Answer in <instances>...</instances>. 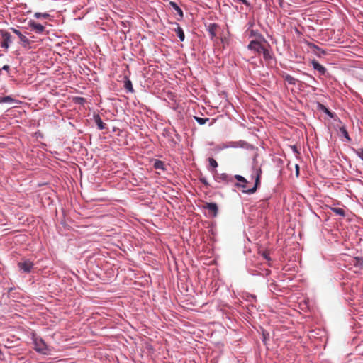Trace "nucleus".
Returning <instances> with one entry per match:
<instances>
[{"mask_svg":"<svg viewBox=\"0 0 363 363\" xmlns=\"http://www.w3.org/2000/svg\"><path fill=\"white\" fill-rule=\"evenodd\" d=\"M259 177H260L259 174H257L256 176L255 186L252 189H247V186H246V184L247 183V180L243 177H242L240 175L235 176V179L241 183L240 184V186L242 188L245 189L244 191L247 192V193H250V194L254 193L256 191L258 184L259 182Z\"/></svg>","mask_w":363,"mask_h":363,"instance_id":"obj_1","label":"nucleus"},{"mask_svg":"<svg viewBox=\"0 0 363 363\" xmlns=\"http://www.w3.org/2000/svg\"><path fill=\"white\" fill-rule=\"evenodd\" d=\"M248 48L255 51L257 53L262 52L265 58L269 57V52L264 48L263 45L259 41H251L248 45Z\"/></svg>","mask_w":363,"mask_h":363,"instance_id":"obj_2","label":"nucleus"},{"mask_svg":"<svg viewBox=\"0 0 363 363\" xmlns=\"http://www.w3.org/2000/svg\"><path fill=\"white\" fill-rule=\"evenodd\" d=\"M33 341L35 345V349L37 352L43 354H50V350L42 339L34 338Z\"/></svg>","mask_w":363,"mask_h":363,"instance_id":"obj_3","label":"nucleus"},{"mask_svg":"<svg viewBox=\"0 0 363 363\" xmlns=\"http://www.w3.org/2000/svg\"><path fill=\"white\" fill-rule=\"evenodd\" d=\"M18 267L23 272H29L33 267V263L30 260H24L18 263Z\"/></svg>","mask_w":363,"mask_h":363,"instance_id":"obj_4","label":"nucleus"},{"mask_svg":"<svg viewBox=\"0 0 363 363\" xmlns=\"http://www.w3.org/2000/svg\"><path fill=\"white\" fill-rule=\"evenodd\" d=\"M28 25L37 33H42L45 30V27L43 25L38 23L34 21L30 20L28 22Z\"/></svg>","mask_w":363,"mask_h":363,"instance_id":"obj_5","label":"nucleus"},{"mask_svg":"<svg viewBox=\"0 0 363 363\" xmlns=\"http://www.w3.org/2000/svg\"><path fill=\"white\" fill-rule=\"evenodd\" d=\"M1 36H2L1 47L8 48L9 43L11 42L10 34L7 32H2Z\"/></svg>","mask_w":363,"mask_h":363,"instance_id":"obj_6","label":"nucleus"},{"mask_svg":"<svg viewBox=\"0 0 363 363\" xmlns=\"http://www.w3.org/2000/svg\"><path fill=\"white\" fill-rule=\"evenodd\" d=\"M205 208L209 210L213 213V216H216L218 211V207L216 203H206Z\"/></svg>","mask_w":363,"mask_h":363,"instance_id":"obj_7","label":"nucleus"},{"mask_svg":"<svg viewBox=\"0 0 363 363\" xmlns=\"http://www.w3.org/2000/svg\"><path fill=\"white\" fill-rule=\"evenodd\" d=\"M12 30L13 32L18 35L22 43H23L24 45L29 43L28 39L25 35H23L19 30L14 28H13Z\"/></svg>","mask_w":363,"mask_h":363,"instance_id":"obj_8","label":"nucleus"},{"mask_svg":"<svg viewBox=\"0 0 363 363\" xmlns=\"http://www.w3.org/2000/svg\"><path fill=\"white\" fill-rule=\"evenodd\" d=\"M313 67L315 69L320 72L321 74H325V69L324 67H323L320 64H319L316 61L312 62Z\"/></svg>","mask_w":363,"mask_h":363,"instance_id":"obj_9","label":"nucleus"},{"mask_svg":"<svg viewBox=\"0 0 363 363\" xmlns=\"http://www.w3.org/2000/svg\"><path fill=\"white\" fill-rule=\"evenodd\" d=\"M94 120L99 130H103L105 128V125L99 116H96L94 117Z\"/></svg>","mask_w":363,"mask_h":363,"instance_id":"obj_10","label":"nucleus"},{"mask_svg":"<svg viewBox=\"0 0 363 363\" xmlns=\"http://www.w3.org/2000/svg\"><path fill=\"white\" fill-rule=\"evenodd\" d=\"M339 131L342 135H343L347 141H350V138L349 137L348 133L346 130L344 125H341L339 127Z\"/></svg>","mask_w":363,"mask_h":363,"instance_id":"obj_11","label":"nucleus"},{"mask_svg":"<svg viewBox=\"0 0 363 363\" xmlns=\"http://www.w3.org/2000/svg\"><path fill=\"white\" fill-rule=\"evenodd\" d=\"M169 4L177 11V13L181 16H183V12L182 9L177 6V4L173 1H170Z\"/></svg>","mask_w":363,"mask_h":363,"instance_id":"obj_12","label":"nucleus"},{"mask_svg":"<svg viewBox=\"0 0 363 363\" xmlns=\"http://www.w3.org/2000/svg\"><path fill=\"white\" fill-rule=\"evenodd\" d=\"M176 33L180 39L181 41H183L184 40V33L183 32V30L180 27H177L176 29Z\"/></svg>","mask_w":363,"mask_h":363,"instance_id":"obj_13","label":"nucleus"},{"mask_svg":"<svg viewBox=\"0 0 363 363\" xmlns=\"http://www.w3.org/2000/svg\"><path fill=\"white\" fill-rule=\"evenodd\" d=\"M334 213L340 216H345V211L342 208H333Z\"/></svg>","mask_w":363,"mask_h":363,"instance_id":"obj_14","label":"nucleus"},{"mask_svg":"<svg viewBox=\"0 0 363 363\" xmlns=\"http://www.w3.org/2000/svg\"><path fill=\"white\" fill-rule=\"evenodd\" d=\"M34 16L36 18H47L48 17H49V14L47 13H35L34 14Z\"/></svg>","mask_w":363,"mask_h":363,"instance_id":"obj_15","label":"nucleus"},{"mask_svg":"<svg viewBox=\"0 0 363 363\" xmlns=\"http://www.w3.org/2000/svg\"><path fill=\"white\" fill-rule=\"evenodd\" d=\"M285 80L290 84H295L296 79L290 75L285 77Z\"/></svg>","mask_w":363,"mask_h":363,"instance_id":"obj_16","label":"nucleus"},{"mask_svg":"<svg viewBox=\"0 0 363 363\" xmlns=\"http://www.w3.org/2000/svg\"><path fill=\"white\" fill-rule=\"evenodd\" d=\"M13 101V99L10 96H6L0 99V103H10Z\"/></svg>","mask_w":363,"mask_h":363,"instance_id":"obj_17","label":"nucleus"},{"mask_svg":"<svg viewBox=\"0 0 363 363\" xmlns=\"http://www.w3.org/2000/svg\"><path fill=\"white\" fill-rule=\"evenodd\" d=\"M209 164L213 168H216L218 166L217 162L214 159H213V158H210L209 159Z\"/></svg>","mask_w":363,"mask_h":363,"instance_id":"obj_18","label":"nucleus"},{"mask_svg":"<svg viewBox=\"0 0 363 363\" xmlns=\"http://www.w3.org/2000/svg\"><path fill=\"white\" fill-rule=\"evenodd\" d=\"M154 166L156 169H162L163 163L160 161H156L154 164Z\"/></svg>","mask_w":363,"mask_h":363,"instance_id":"obj_19","label":"nucleus"},{"mask_svg":"<svg viewBox=\"0 0 363 363\" xmlns=\"http://www.w3.org/2000/svg\"><path fill=\"white\" fill-rule=\"evenodd\" d=\"M125 88L127 89H128L129 91H133V88H132V84H131V82L130 81H127L125 82Z\"/></svg>","mask_w":363,"mask_h":363,"instance_id":"obj_20","label":"nucleus"},{"mask_svg":"<svg viewBox=\"0 0 363 363\" xmlns=\"http://www.w3.org/2000/svg\"><path fill=\"white\" fill-rule=\"evenodd\" d=\"M196 120L197 121L200 123V124H204L205 123V121H207L208 119H203V118H196Z\"/></svg>","mask_w":363,"mask_h":363,"instance_id":"obj_21","label":"nucleus"},{"mask_svg":"<svg viewBox=\"0 0 363 363\" xmlns=\"http://www.w3.org/2000/svg\"><path fill=\"white\" fill-rule=\"evenodd\" d=\"M298 174H299L298 166L296 164V177L298 176Z\"/></svg>","mask_w":363,"mask_h":363,"instance_id":"obj_22","label":"nucleus"},{"mask_svg":"<svg viewBox=\"0 0 363 363\" xmlns=\"http://www.w3.org/2000/svg\"><path fill=\"white\" fill-rule=\"evenodd\" d=\"M7 68H8V66H6V65L4 67V69H7Z\"/></svg>","mask_w":363,"mask_h":363,"instance_id":"obj_23","label":"nucleus"},{"mask_svg":"<svg viewBox=\"0 0 363 363\" xmlns=\"http://www.w3.org/2000/svg\"><path fill=\"white\" fill-rule=\"evenodd\" d=\"M362 160H363V155H362Z\"/></svg>","mask_w":363,"mask_h":363,"instance_id":"obj_24","label":"nucleus"}]
</instances>
